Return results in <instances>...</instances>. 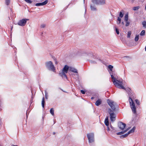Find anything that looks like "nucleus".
I'll return each mask as SVG.
<instances>
[{
    "instance_id": "24",
    "label": "nucleus",
    "mask_w": 146,
    "mask_h": 146,
    "mask_svg": "<svg viewBox=\"0 0 146 146\" xmlns=\"http://www.w3.org/2000/svg\"><path fill=\"white\" fill-rule=\"evenodd\" d=\"M140 8L139 6H138L135 7H134L133 8V9L134 11L137 10Z\"/></svg>"
},
{
    "instance_id": "25",
    "label": "nucleus",
    "mask_w": 146,
    "mask_h": 146,
    "mask_svg": "<svg viewBox=\"0 0 146 146\" xmlns=\"http://www.w3.org/2000/svg\"><path fill=\"white\" fill-rule=\"evenodd\" d=\"M145 33V31L144 30H143L140 33V35L141 36H143L144 35Z\"/></svg>"
},
{
    "instance_id": "19",
    "label": "nucleus",
    "mask_w": 146,
    "mask_h": 146,
    "mask_svg": "<svg viewBox=\"0 0 146 146\" xmlns=\"http://www.w3.org/2000/svg\"><path fill=\"white\" fill-rule=\"evenodd\" d=\"M128 136V133H125L124 135H122L120 136V138L122 139L124 137H127Z\"/></svg>"
},
{
    "instance_id": "39",
    "label": "nucleus",
    "mask_w": 146,
    "mask_h": 146,
    "mask_svg": "<svg viewBox=\"0 0 146 146\" xmlns=\"http://www.w3.org/2000/svg\"><path fill=\"white\" fill-rule=\"evenodd\" d=\"M130 35H131L130 33H129V32H128V38L129 37H130Z\"/></svg>"
},
{
    "instance_id": "2",
    "label": "nucleus",
    "mask_w": 146,
    "mask_h": 146,
    "mask_svg": "<svg viewBox=\"0 0 146 146\" xmlns=\"http://www.w3.org/2000/svg\"><path fill=\"white\" fill-rule=\"evenodd\" d=\"M69 69V66L65 65L63 69L60 71L59 73V75L63 78L67 79V77L66 74L67 73Z\"/></svg>"
},
{
    "instance_id": "11",
    "label": "nucleus",
    "mask_w": 146,
    "mask_h": 146,
    "mask_svg": "<svg viewBox=\"0 0 146 146\" xmlns=\"http://www.w3.org/2000/svg\"><path fill=\"white\" fill-rule=\"evenodd\" d=\"M111 78L112 79V82H122V80H120L119 78H117L116 77H114V76L112 75H111Z\"/></svg>"
},
{
    "instance_id": "5",
    "label": "nucleus",
    "mask_w": 146,
    "mask_h": 146,
    "mask_svg": "<svg viewBox=\"0 0 146 146\" xmlns=\"http://www.w3.org/2000/svg\"><path fill=\"white\" fill-rule=\"evenodd\" d=\"M46 66L47 68L49 70H50L54 72L55 68L52 62L51 61H48L45 63Z\"/></svg>"
},
{
    "instance_id": "28",
    "label": "nucleus",
    "mask_w": 146,
    "mask_h": 146,
    "mask_svg": "<svg viewBox=\"0 0 146 146\" xmlns=\"http://www.w3.org/2000/svg\"><path fill=\"white\" fill-rule=\"evenodd\" d=\"M90 7L92 10L94 11L96 10V8L94 6L91 5Z\"/></svg>"
},
{
    "instance_id": "44",
    "label": "nucleus",
    "mask_w": 146,
    "mask_h": 146,
    "mask_svg": "<svg viewBox=\"0 0 146 146\" xmlns=\"http://www.w3.org/2000/svg\"><path fill=\"white\" fill-rule=\"evenodd\" d=\"M145 51H146V46L145 47Z\"/></svg>"
},
{
    "instance_id": "43",
    "label": "nucleus",
    "mask_w": 146,
    "mask_h": 146,
    "mask_svg": "<svg viewBox=\"0 0 146 146\" xmlns=\"http://www.w3.org/2000/svg\"><path fill=\"white\" fill-rule=\"evenodd\" d=\"M12 146H18V145H12Z\"/></svg>"
},
{
    "instance_id": "31",
    "label": "nucleus",
    "mask_w": 146,
    "mask_h": 146,
    "mask_svg": "<svg viewBox=\"0 0 146 146\" xmlns=\"http://www.w3.org/2000/svg\"><path fill=\"white\" fill-rule=\"evenodd\" d=\"M135 102H136V104L138 105H140V102H139V101L138 100L136 99L135 100Z\"/></svg>"
},
{
    "instance_id": "36",
    "label": "nucleus",
    "mask_w": 146,
    "mask_h": 146,
    "mask_svg": "<svg viewBox=\"0 0 146 146\" xmlns=\"http://www.w3.org/2000/svg\"><path fill=\"white\" fill-rule=\"evenodd\" d=\"M80 92H81V93L83 94H85V92H86L85 91L82 90H81Z\"/></svg>"
},
{
    "instance_id": "17",
    "label": "nucleus",
    "mask_w": 146,
    "mask_h": 146,
    "mask_svg": "<svg viewBox=\"0 0 146 146\" xmlns=\"http://www.w3.org/2000/svg\"><path fill=\"white\" fill-rule=\"evenodd\" d=\"M99 3L98 4L103 5L105 3V0H99Z\"/></svg>"
},
{
    "instance_id": "21",
    "label": "nucleus",
    "mask_w": 146,
    "mask_h": 146,
    "mask_svg": "<svg viewBox=\"0 0 146 146\" xmlns=\"http://www.w3.org/2000/svg\"><path fill=\"white\" fill-rule=\"evenodd\" d=\"M50 113L52 115H54V110L53 108H51L50 110Z\"/></svg>"
},
{
    "instance_id": "4",
    "label": "nucleus",
    "mask_w": 146,
    "mask_h": 146,
    "mask_svg": "<svg viewBox=\"0 0 146 146\" xmlns=\"http://www.w3.org/2000/svg\"><path fill=\"white\" fill-rule=\"evenodd\" d=\"M121 24L122 25V27L125 31L127 29L126 27L128 26V13L125 15L124 21H122Z\"/></svg>"
},
{
    "instance_id": "16",
    "label": "nucleus",
    "mask_w": 146,
    "mask_h": 146,
    "mask_svg": "<svg viewBox=\"0 0 146 146\" xmlns=\"http://www.w3.org/2000/svg\"><path fill=\"white\" fill-rule=\"evenodd\" d=\"M102 103V101L101 100L99 99L98 100H97L96 103H95V104L97 106H98L100 105Z\"/></svg>"
},
{
    "instance_id": "3",
    "label": "nucleus",
    "mask_w": 146,
    "mask_h": 146,
    "mask_svg": "<svg viewBox=\"0 0 146 146\" xmlns=\"http://www.w3.org/2000/svg\"><path fill=\"white\" fill-rule=\"evenodd\" d=\"M129 101L130 104V108L131 109L133 113L136 114L137 113L136 109L135 104L133 101L132 99L129 97Z\"/></svg>"
},
{
    "instance_id": "29",
    "label": "nucleus",
    "mask_w": 146,
    "mask_h": 146,
    "mask_svg": "<svg viewBox=\"0 0 146 146\" xmlns=\"http://www.w3.org/2000/svg\"><path fill=\"white\" fill-rule=\"evenodd\" d=\"M139 35H136V36L135 38V41H138V40L139 39Z\"/></svg>"
},
{
    "instance_id": "1",
    "label": "nucleus",
    "mask_w": 146,
    "mask_h": 146,
    "mask_svg": "<svg viewBox=\"0 0 146 146\" xmlns=\"http://www.w3.org/2000/svg\"><path fill=\"white\" fill-rule=\"evenodd\" d=\"M126 126V124L121 122H119L118 123V127L120 129V131H122L117 133V135H122L126 133L128 130V129L124 130Z\"/></svg>"
},
{
    "instance_id": "48",
    "label": "nucleus",
    "mask_w": 146,
    "mask_h": 146,
    "mask_svg": "<svg viewBox=\"0 0 146 146\" xmlns=\"http://www.w3.org/2000/svg\"><path fill=\"white\" fill-rule=\"evenodd\" d=\"M13 28V27H12L11 30H12Z\"/></svg>"
},
{
    "instance_id": "49",
    "label": "nucleus",
    "mask_w": 146,
    "mask_h": 146,
    "mask_svg": "<svg viewBox=\"0 0 146 146\" xmlns=\"http://www.w3.org/2000/svg\"><path fill=\"white\" fill-rule=\"evenodd\" d=\"M128 95H129V93H128ZM131 95V94H130V95Z\"/></svg>"
},
{
    "instance_id": "41",
    "label": "nucleus",
    "mask_w": 146,
    "mask_h": 146,
    "mask_svg": "<svg viewBox=\"0 0 146 146\" xmlns=\"http://www.w3.org/2000/svg\"><path fill=\"white\" fill-rule=\"evenodd\" d=\"M55 63H56V64H57V63H58V62H57V61L55 60Z\"/></svg>"
},
{
    "instance_id": "38",
    "label": "nucleus",
    "mask_w": 146,
    "mask_h": 146,
    "mask_svg": "<svg viewBox=\"0 0 146 146\" xmlns=\"http://www.w3.org/2000/svg\"><path fill=\"white\" fill-rule=\"evenodd\" d=\"M110 129L109 127H108V126H107V130L108 131H110Z\"/></svg>"
},
{
    "instance_id": "52",
    "label": "nucleus",
    "mask_w": 146,
    "mask_h": 146,
    "mask_svg": "<svg viewBox=\"0 0 146 146\" xmlns=\"http://www.w3.org/2000/svg\"><path fill=\"white\" fill-rule=\"evenodd\" d=\"M84 2L85 0H84Z\"/></svg>"
},
{
    "instance_id": "23",
    "label": "nucleus",
    "mask_w": 146,
    "mask_h": 146,
    "mask_svg": "<svg viewBox=\"0 0 146 146\" xmlns=\"http://www.w3.org/2000/svg\"><path fill=\"white\" fill-rule=\"evenodd\" d=\"M45 102L44 100V98L43 97L42 99V105L43 108L44 107Z\"/></svg>"
},
{
    "instance_id": "7",
    "label": "nucleus",
    "mask_w": 146,
    "mask_h": 146,
    "mask_svg": "<svg viewBox=\"0 0 146 146\" xmlns=\"http://www.w3.org/2000/svg\"><path fill=\"white\" fill-rule=\"evenodd\" d=\"M107 102L108 104L111 109L112 110L115 111V106L116 105V103L113 100L109 99H108Z\"/></svg>"
},
{
    "instance_id": "33",
    "label": "nucleus",
    "mask_w": 146,
    "mask_h": 146,
    "mask_svg": "<svg viewBox=\"0 0 146 146\" xmlns=\"http://www.w3.org/2000/svg\"><path fill=\"white\" fill-rule=\"evenodd\" d=\"M45 98L46 99H47L48 98V94L46 91H45Z\"/></svg>"
},
{
    "instance_id": "30",
    "label": "nucleus",
    "mask_w": 146,
    "mask_h": 146,
    "mask_svg": "<svg viewBox=\"0 0 146 146\" xmlns=\"http://www.w3.org/2000/svg\"><path fill=\"white\" fill-rule=\"evenodd\" d=\"M27 3H28L29 4L31 3L32 2V1L30 0H24Z\"/></svg>"
},
{
    "instance_id": "51",
    "label": "nucleus",
    "mask_w": 146,
    "mask_h": 146,
    "mask_svg": "<svg viewBox=\"0 0 146 146\" xmlns=\"http://www.w3.org/2000/svg\"><path fill=\"white\" fill-rule=\"evenodd\" d=\"M111 127L112 128V127L111 126Z\"/></svg>"
},
{
    "instance_id": "35",
    "label": "nucleus",
    "mask_w": 146,
    "mask_h": 146,
    "mask_svg": "<svg viewBox=\"0 0 146 146\" xmlns=\"http://www.w3.org/2000/svg\"><path fill=\"white\" fill-rule=\"evenodd\" d=\"M46 25L44 24H42L41 25V28H44L45 27Z\"/></svg>"
},
{
    "instance_id": "34",
    "label": "nucleus",
    "mask_w": 146,
    "mask_h": 146,
    "mask_svg": "<svg viewBox=\"0 0 146 146\" xmlns=\"http://www.w3.org/2000/svg\"><path fill=\"white\" fill-rule=\"evenodd\" d=\"M115 31L117 34L118 35L119 34V31L118 29L115 28Z\"/></svg>"
},
{
    "instance_id": "37",
    "label": "nucleus",
    "mask_w": 146,
    "mask_h": 146,
    "mask_svg": "<svg viewBox=\"0 0 146 146\" xmlns=\"http://www.w3.org/2000/svg\"><path fill=\"white\" fill-rule=\"evenodd\" d=\"M90 62L91 63H96V62H95V61H93L92 60H90Z\"/></svg>"
},
{
    "instance_id": "15",
    "label": "nucleus",
    "mask_w": 146,
    "mask_h": 146,
    "mask_svg": "<svg viewBox=\"0 0 146 146\" xmlns=\"http://www.w3.org/2000/svg\"><path fill=\"white\" fill-rule=\"evenodd\" d=\"M135 128H136L135 127H134L132 128L131 129L129 130L128 131V135L131 133H133L135 131Z\"/></svg>"
},
{
    "instance_id": "26",
    "label": "nucleus",
    "mask_w": 146,
    "mask_h": 146,
    "mask_svg": "<svg viewBox=\"0 0 146 146\" xmlns=\"http://www.w3.org/2000/svg\"><path fill=\"white\" fill-rule=\"evenodd\" d=\"M142 25H143V27H144L145 28H146V21H143L142 23Z\"/></svg>"
},
{
    "instance_id": "45",
    "label": "nucleus",
    "mask_w": 146,
    "mask_h": 146,
    "mask_svg": "<svg viewBox=\"0 0 146 146\" xmlns=\"http://www.w3.org/2000/svg\"><path fill=\"white\" fill-rule=\"evenodd\" d=\"M145 9L146 10V6H145Z\"/></svg>"
},
{
    "instance_id": "18",
    "label": "nucleus",
    "mask_w": 146,
    "mask_h": 146,
    "mask_svg": "<svg viewBox=\"0 0 146 146\" xmlns=\"http://www.w3.org/2000/svg\"><path fill=\"white\" fill-rule=\"evenodd\" d=\"M124 14V11L123 10H122L119 13V17L121 18H122L123 17Z\"/></svg>"
},
{
    "instance_id": "32",
    "label": "nucleus",
    "mask_w": 146,
    "mask_h": 146,
    "mask_svg": "<svg viewBox=\"0 0 146 146\" xmlns=\"http://www.w3.org/2000/svg\"><path fill=\"white\" fill-rule=\"evenodd\" d=\"M5 2L6 4L8 5L10 3V0H6Z\"/></svg>"
},
{
    "instance_id": "14",
    "label": "nucleus",
    "mask_w": 146,
    "mask_h": 146,
    "mask_svg": "<svg viewBox=\"0 0 146 146\" xmlns=\"http://www.w3.org/2000/svg\"><path fill=\"white\" fill-rule=\"evenodd\" d=\"M104 123L105 125L108 126L109 124L108 117H107L105 119L104 121Z\"/></svg>"
},
{
    "instance_id": "40",
    "label": "nucleus",
    "mask_w": 146,
    "mask_h": 146,
    "mask_svg": "<svg viewBox=\"0 0 146 146\" xmlns=\"http://www.w3.org/2000/svg\"><path fill=\"white\" fill-rule=\"evenodd\" d=\"M129 90H131V89H129V88H128V91H129V92H130V93H131V94H132V93L131 92H130V91H129Z\"/></svg>"
},
{
    "instance_id": "6",
    "label": "nucleus",
    "mask_w": 146,
    "mask_h": 146,
    "mask_svg": "<svg viewBox=\"0 0 146 146\" xmlns=\"http://www.w3.org/2000/svg\"><path fill=\"white\" fill-rule=\"evenodd\" d=\"M114 111L109 108L108 109V112L110 115V118L111 121L113 122L115 119L116 115L114 112Z\"/></svg>"
},
{
    "instance_id": "46",
    "label": "nucleus",
    "mask_w": 146,
    "mask_h": 146,
    "mask_svg": "<svg viewBox=\"0 0 146 146\" xmlns=\"http://www.w3.org/2000/svg\"><path fill=\"white\" fill-rule=\"evenodd\" d=\"M131 127H128V130Z\"/></svg>"
},
{
    "instance_id": "9",
    "label": "nucleus",
    "mask_w": 146,
    "mask_h": 146,
    "mask_svg": "<svg viewBox=\"0 0 146 146\" xmlns=\"http://www.w3.org/2000/svg\"><path fill=\"white\" fill-rule=\"evenodd\" d=\"M28 19H24L20 20L18 22V25L20 26H23L26 24L27 21L28 20Z\"/></svg>"
},
{
    "instance_id": "13",
    "label": "nucleus",
    "mask_w": 146,
    "mask_h": 146,
    "mask_svg": "<svg viewBox=\"0 0 146 146\" xmlns=\"http://www.w3.org/2000/svg\"><path fill=\"white\" fill-rule=\"evenodd\" d=\"M48 1L47 0H46L44 2L42 3H37L36 4L35 6H40L44 5H46L48 3Z\"/></svg>"
},
{
    "instance_id": "42",
    "label": "nucleus",
    "mask_w": 146,
    "mask_h": 146,
    "mask_svg": "<svg viewBox=\"0 0 146 146\" xmlns=\"http://www.w3.org/2000/svg\"><path fill=\"white\" fill-rule=\"evenodd\" d=\"M94 99V97H92V98H91V99L92 100H93V99Z\"/></svg>"
},
{
    "instance_id": "10",
    "label": "nucleus",
    "mask_w": 146,
    "mask_h": 146,
    "mask_svg": "<svg viewBox=\"0 0 146 146\" xmlns=\"http://www.w3.org/2000/svg\"><path fill=\"white\" fill-rule=\"evenodd\" d=\"M115 86L119 88L123 89L125 90V88L124 86L123 83H113Z\"/></svg>"
},
{
    "instance_id": "27",
    "label": "nucleus",
    "mask_w": 146,
    "mask_h": 146,
    "mask_svg": "<svg viewBox=\"0 0 146 146\" xmlns=\"http://www.w3.org/2000/svg\"><path fill=\"white\" fill-rule=\"evenodd\" d=\"M108 68L111 71H112L113 68V66L111 65H109L108 66Z\"/></svg>"
},
{
    "instance_id": "50",
    "label": "nucleus",
    "mask_w": 146,
    "mask_h": 146,
    "mask_svg": "<svg viewBox=\"0 0 146 146\" xmlns=\"http://www.w3.org/2000/svg\"><path fill=\"white\" fill-rule=\"evenodd\" d=\"M125 57H126H126H127V56H125V57H124V58H125Z\"/></svg>"
},
{
    "instance_id": "12",
    "label": "nucleus",
    "mask_w": 146,
    "mask_h": 146,
    "mask_svg": "<svg viewBox=\"0 0 146 146\" xmlns=\"http://www.w3.org/2000/svg\"><path fill=\"white\" fill-rule=\"evenodd\" d=\"M68 70L72 72L76 73V75L77 77H78V74L77 70L76 69L72 67H69Z\"/></svg>"
},
{
    "instance_id": "47",
    "label": "nucleus",
    "mask_w": 146,
    "mask_h": 146,
    "mask_svg": "<svg viewBox=\"0 0 146 146\" xmlns=\"http://www.w3.org/2000/svg\"><path fill=\"white\" fill-rule=\"evenodd\" d=\"M55 134V132H54V133H53V134L54 135Z\"/></svg>"
},
{
    "instance_id": "8",
    "label": "nucleus",
    "mask_w": 146,
    "mask_h": 146,
    "mask_svg": "<svg viewBox=\"0 0 146 146\" xmlns=\"http://www.w3.org/2000/svg\"><path fill=\"white\" fill-rule=\"evenodd\" d=\"M87 136L89 143H92L94 142V133H88L87 134Z\"/></svg>"
},
{
    "instance_id": "22",
    "label": "nucleus",
    "mask_w": 146,
    "mask_h": 146,
    "mask_svg": "<svg viewBox=\"0 0 146 146\" xmlns=\"http://www.w3.org/2000/svg\"><path fill=\"white\" fill-rule=\"evenodd\" d=\"M92 2L94 4H98V3H99V0H92Z\"/></svg>"
},
{
    "instance_id": "20",
    "label": "nucleus",
    "mask_w": 146,
    "mask_h": 146,
    "mask_svg": "<svg viewBox=\"0 0 146 146\" xmlns=\"http://www.w3.org/2000/svg\"><path fill=\"white\" fill-rule=\"evenodd\" d=\"M121 19L119 17H118L117 18V24L119 25V24L121 22Z\"/></svg>"
}]
</instances>
